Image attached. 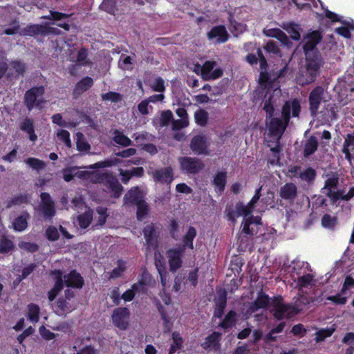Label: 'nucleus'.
Listing matches in <instances>:
<instances>
[{"instance_id":"nucleus-3","label":"nucleus","mask_w":354,"mask_h":354,"mask_svg":"<svg viewBox=\"0 0 354 354\" xmlns=\"http://www.w3.org/2000/svg\"><path fill=\"white\" fill-rule=\"evenodd\" d=\"M45 87L43 85L35 86L28 89L24 96V104L28 111L34 109L41 111L46 101L44 98Z\"/></svg>"},{"instance_id":"nucleus-52","label":"nucleus","mask_w":354,"mask_h":354,"mask_svg":"<svg viewBox=\"0 0 354 354\" xmlns=\"http://www.w3.org/2000/svg\"><path fill=\"white\" fill-rule=\"evenodd\" d=\"M283 28L290 35L292 39L298 41L300 37V33L298 30V26L293 23H289L283 26Z\"/></svg>"},{"instance_id":"nucleus-60","label":"nucleus","mask_w":354,"mask_h":354,"mask_svg":"<svg viewBox=\"0 0 354 354\" xmlns=\"http://www.w3.org/2000/svg\"><path fill=\"white\" fill-rule=\"evenodd\" d=\"M216 63L215 61L208 60L205 62L201 68V75L203 80H205L207 77L209 75L215 67Z\"/></svg>"},{"instance_id":"nucleus-35","label":"nucleus","mask_w":354,"mask_h":354,"mask_svg":"<svg viewBox=\"0 0 354 354\" xmlns=\"http://www.w3.org/2000/svg\"><path fill=\"white\" fill-rule=\"evenodd\" d=\"M15 249V244L7 235L0 234V254H8Z\"/></svg>"},{"instance_id":"nucleus-21","label":"nucleus","mask_w":354,"mask_h":354,"mask_svg":"<svg viewBox=\"0 0 354 354\" xmlns=\"http://www.w3.org/2000/svg\"><path fill=\"white\" fill-rule=\"evenodd\" d=\"M10 71L7 77L10 78L12 76V71L15 73V77H23L26 71V64L21 60H12L10 62Z\"/></svg>"},{"instance_id":"nucleus-59","label":"nucleus","mask_w":354,"mask_h":354,"mask_svg":"<svg viewBox=\"0 0 354 354\" xmlns=\"http://www.w3.org/2000/svg\"><path fill=\"white\" fill-rule=\"evenodd\" d=\"M26 163H27L30 167L37 171L41 170L45 167V162L36 158H28L25 160Z\"/></svg>"},{"instance_id":"nucleus-20","label":"nucleus","mask_w":354,"mask_h":354,"mask_svg":"<svg viewBox=\"0 0 354 354\" xmlns=\"http://www.w3.org/2000/svg\"><path fill=\"white\" fill-rule=\"evenodd\" d=\"M221 333L214 331L205 337V341L201 344V347L205 350L211 348L215 351L218 350L220 346V339Z\"/></svg>"},{"instance_id":"nucleus-27","label":"nucleus","mask_w":354,"mask_h":354,"mask_svg":"<svg viewBox=\"0 0 354 354\" xmlns=\"http://www.w3.org/2000/svg\"><path fill=\"white\" fill-rule=\"evenodd\" d=\"M259 83L263 89L270 92L275 86V79H272L270 75L266 71H264L260 73Z\"/></svg>"},{"instance_id":"nucleus-7","label":"nucleus","mask_w":354,"mask_h":354,"mask_svg":"<svg viewBox=\"0 0 354 354\" xmlns=\"http://www.w3.org/2000/svg\"><path fill=\"white\" fill-rule=\"evenodd\" d=\"M210 142L207 137L203 134H198L192 138L189 147L194 154L209 155Z\"/></svg>"},{"instance_id":"nucleus-22","label":"nucleus","mask_w":354,"mask_h":354,"mask_svg":"<svg viewBox=\"0 0 354 354\" xmlns=\"http://www.w3.org/2000/svg\"><path fill=\"white\" fill-rule=\"evenodd\" d=\"M216 308L214 312V317L217 318H222L227 306V292L224 290L222 293L219 294L218 297L215 299Z\"/></svg>"},{"instance_id":"nucleus-44","label":"nucleus","mask_w":354,"mask_h":354,"mask_svg":"<svg viewBox=\"0 0 354 354\" xmlns=\"http://www.w3.org/2000/svg\"><path fill=\"white\" fill-rule=\"evenodd\" d=\"M208 113L204 109H200L194 113V119L196 123L201 127L207 125L208 122Z\"/></svg>"},{"instance_id":"nucleus-16","label":"nucleus","mask_w":354,"mask_h":354,"mask_svg":"<svg viewBox=\"0 0 354 354\" xmlns=\"http://www.w3.org/2000/svg\"><path fill=\"white\" fill-rule=\"evenodd\" d=\"M298 195V189L293 183H286L279 189L280 197L288 202L292 203Z\"/></svg>"},{"instance_id":"nucleus-63","label":"nucleus","mask_w":354,"mask_h":354,"mask_svg":"<svg viewBox=\"0 0 354 354\" xmlns=\"http://www.w3.org/2000/svg\"><path fill=\"white\" fill-rule=\"evenodd\" d=\"M313 280V275L311 274H306L297 279V283L300 288H307L310 285Z\"/></svg>"},{"instance_id":"nucleus-57","label":"nucleus","mask_w":354,"mask_h":354,"mask_svg":"<svg viewBox=\"0 0 354 354\" xmlns=\"http://www.w3.org/2000/svg\"><path fill=\"white\" fill-rule=\"evenodd\" d=\"M334 331V328H324L318 330L315 333V341L317 342L324 341L326 338L330 337Z\"/></svg>"},{"instance_id":"nucleus-51","label":"nucleus","mask_w":354,"mask_h":354,"mask_svg":"<svg viewBox=\"0 0 354 354\" xmlns=\"http://www.w3.org/2000/svg\"><path fill=\"white\" fill-rule=\"evenodd\" d=\"M261 187H260L256 190L254 195L252 196V198L248 202V203L246 205H244V207L246 209V211L249 212L248 215L251 214L252 212H253L256 203L258 202L261 196Z\"/></svg>"},{"instance_id":"nucleus-46","label":"nucleus","mask_w":354,"mask_h":354,"mask_svg":"<svg viewBox=\"0 0 354 354\" xmlns=\"http://www.w3.org/2000/svg\"><path fill=\"white\" fill-rule=\"evenodd\" d=\"M158 310L160 314L161 319L163 322V326H164V330L165 332H169L171 330V324L170 322V318L168 316L167 312L165 311L164 307L159 304L157 306Z\"/></svg>"},{"instance_id":"nucleus-18","label":"nucleus","mask_w":354,"mask_h":354,"mask_svg":"<svg viewBox=\"0 0 354 354\" xmlns=\"http://www.w3.org/2000/svg\"><path fill=\"white\" fill-rule=\"evenodd\" d=\"M143 234L148 247L157 245L158 236V228L153 223L146 225L143 229Z\"/></svg>"},{"instance_id":"nucleus-39","label":"nucleus","mask_w":354,"mask_h":354,"mask_svg":"<svg viewBox=\"0 0 354 354\" xmlns=\"http://www.w3.org/2000/svg\"><path fill=\"white\" fill-rule=\"evenodd\" d=\"M30 195L28 194H20L7 201V208H10L13 205L28 203L30 200Z\"/></svg>"},{"instance_id":"nucleus-38","label":"nucleus","mask_w":354,"mask_h":354,"mask_svg":"<svg viewBox=\"0 0 354 354\" xmlns=\"http://www.w3.org/2000/svg\"><path fill=\"white\" fill-rule=\"evenodd\" d=\"M78 225L82 229L87 228L93 221V212L91 210L80 214L77 218Z\"/></svg>"},{"instance_id":"nucleus-15","label":"nucleus","mask_w":354,"mask_h":354,"mask_svg":"<svg viewBox=\"0 0 354 354\" xmlns=\"http://www.w3.org/2000/svg\"><path fill=\"white\" fill-rule=\"evenodd\" d=\"M225 212L228 221L235 223L239 216H244L246 217L248 216L249 212L246 211L242 202H239L236 204L235 208L232 206H227Z\"/></svg>"},{"instance_id":"nucleus-64","label":"nucleus","mask_w":354,"mask_h":354,"mask_svg":"<svg viewBox=\"0 0 354 354\" xmlns=\"http://www.w3.org/2000/svg\"><path fill=\"white\" fill-rule=\"evenodd\" d=\"M46 236L51 241H55L59 239V234L57 229L54 226H49L46 230Z\"/></svg>"},{"instance_id":"nucleus-19","label":"nucleus","mask_w":354,"mask_h":354,"mask_svg":"<svg viewBox=\"0 0 354 354\" xmlns=\"http://www.w3.org/2000/svg\"><path fill=\"white\" fill-rule=\"evenodd\" d=\"M93 85V80L89 76H86L78 81L73 91V95L74 97H78L84 91L88 90Z\"/></svg>"},{"instance_id":"nucleus-30","label":"nucleus","mask_w":354,"mask_h":354,"mask_svg":"<svg viewBox=\"0 0 354 354\" xmlns=\"http://www.w3.org/2000/svg\"><path fill=\"white\" fill-rule=\"evenodd\" d=\"M273 97L274 96L272 93L266 91L263 100V110L266 111L267 118H272L274 114L275 109L274 106V102L272 101Z\"/></svg>"},{"instance_id":"nucleus-23","label":"nucleus","mask_w":354,"mask_h":354,"mask_svg":"<svg viewBox=\"0 0 354 354\" xmlns=\"http://www.w3.org/2000/svg\"><path fill=\"white\" fill-rule=\"evenodd\" d=\"M57 313L59 315H66L75 310V304H72L70 300L61 297L57 299Z\"/></svg>"},{"instance_id":"nucleus-43","label":"nucleus","mask_w":354,"mask_h":354,"mask_svg":"<svg viewBox=\"0 0 354 354\" xmlns=\"http://www.w3.org/2000/svg\"><path fill=\"white\" fill-rule=\"evenodd\" d=\"M136 218L138 221H142L149 214V207L144 200L137 205Z\"/></svg>"},{"instance_id":"nucleus-53","label":"nucleus","mask_w":354,"mask_h":354,"mask_svg":"<svg viewBox=\"0 0 354 354\" xmlns=\"http://www.w3.org/2000/svg\"><path fill=\"white\" fill-rule=\"evenodd\" d=\"M168 230L169 232L170 236L173 239L177 241L179 239V224L176 219L172 218L170 220V223L168 225Z\"/></svg>"},{"instance_id":"nucleus-47","label":"nucleus","mask_w":354,"mask_h":354,"mask_svg":"<svg viewBox=\"0 0 354 354\" xmlns=\"http://www.w3.org/2000/svg\"><path fill=\"white\" fill-rule=\"evenodd\" d=\"M41 209L46 220H51L55 215L56 211L54 204L45 203L44 205H41Z\"/></svg>"},{"instance_id":"nucleus-6","label":"nucleus","mask_w":354,"mask_h":354,"mask_svg":"<svg viewBox=\"0 0 354 354\" xmlns=\"http://www.w3.org/2000/svg\"><path fill=\"white\" fill-rule=\"evenodd\" d=\"M130 310L127 307H119L113 311L111 319L113 325L121 330L129 326Z\"/></svg>"},{"instance_id":"nucleus-31","label":"nucleus","mask_w":354,"mask_h":354,"mask_svg":"<svg viewBox=\"0 0 354 354\" xmlns=\"http://www.w3.org/2000/svg\"><path fill=\"white\" fill-rule=\"evenodd\" d=\"M24 36L34 37L36 35H44V25L29 24L24 27L21 32Z\"/></svg>"},{"instance_id":"nucleus-10","label":"nucleus","mask_w":354,"mask_h":354,"mask_svg":"<svg viewBox=\"0 0 354 354\" xmlns=\"http://www.w3.org/2000/svg\"><path fill=\"white\" fill-rule=\"evenodd\" d=\"M324 97V88L321 86L315 87L308 96L309 111L312 115H315Z\"/></svg>"},{"instance_id":"nucleus-42","label":"nucleus","mask_w":354,"mask_h":354,"mask_svg":"<svg viewBox=\"0 0 354 354\" xmlns=\"http://www.w3.org/2000/svg\"><path fill=\"white\" fill-rule=\"evenodd\" d=\"M321 223L324 228L333 230L338 223L337 217L325 214L322 218Z\"/></svg>"},{"instance_id":"nucleus-62","label":"nucleus","mask_w":354,"mask_h":354,"mask_svg":"<svg viewBox=\"0 0 354 354\" xmlns=\"http://www.w3.org/2000/svg\"><path fill=\"white\" fill-rule=\"evenodd\" d=\"M102 99L104 101L118 102L122 100V95L119 93L109 91L102 94Z\"/></svg>"},{"instance_id":"nucleus-25","label":"nucleus","mask_w":354,"mask_h":354,"mask_svg":"<svg viewBox=\"0 0 354 354\" xmlns=\"http://www.w3.org/2000/svg\"><path fill=\"white\" fill-rule=\"evenodd\" d=\"M319 142L317 138L311 136L304 144L303 150V156L304 158H308L315 153L317 150Z\"/></svg>"},{"instance_id":"nucleus-12","label":"nucleus","mask_w":354,"mask_h":354,"mask_svg":"<svg viewBox=\"0 0 354 354\" xmlns=\"http://www.w3.org/2000/svg\"><path fill=\"white\" fill-rule=\"evenodd\" d=\"M322 36L319 31L315 30L307 35L303 45L304 54L306 53L319 52L316 48L317 45L321 41Z\"/></svg>"},{"instance_id":"nucleus-58","label":"nucleus","mask_w":354,"mask_h":354,"mask_svg":"<svg viewBox=\"0 0 354 354\" xmlns=\"http://www.w3.org/2000/svg\"><path fill=\"white\" fill-rule=\"evenodd\" d=\"M272 31L273 32L272 36L277 38L283 44L288 46L290 43L289 37L281 30L274 28L272 29Z\"/></svg>"},{"instance_id":"nucleus-37","label":"nucleus","mask_w":354,"mask_h":354,"mask_svg":"<svg viewBox=\"0 0 354 354\" xmlns=\"http://www.w3.org/2000/svg\"><path fill=\"white\" fill-rule=\"evenodd\" d=\"M196 230L192 227H189L187 233L183 237V244L180 247H183L185 250V248H188L191 250L194 248L193 241L196 236Z\"/></svg>"},{"instance_id":"nucleus-49","label":"nucleus","mask_w":354,"mask_h":354,"mask_svg":"<svg viewBox=\"0 0 354 354\" xmlns=\"http://www.w3.org/2000/svg\"><path fill=\"white\" fill-rule=\"evenodd\" d=\"M174 117L171 110L162 111L159 118V126L160 127H167L173 121Z\"/></svg>"},{"instance_id":"nucleus-56","label":"nucleus","mask_w":354,"mask_h":354,"mask_svg":"<svg viewBox=\"0 0 354 354\" xmlns=\"http://www.w3.org/2000/svg\"><path fill=\"white\" fill-rule=\"evenodd\" d=\"M151 274L149 273L148 271L145 269L140 274L138 282V284H140L142 286L147 288V286H151Z\"/></svg>"},{"instance_id":"nucleus-5","label":"nucleus","mask_w":354,"mask_h":354,"mask_svg":"<svg viewBox=\"0 0 354 354\" xmlns=\"http://www.w3.org/2000/svg\"><path fill=\"white\" fill-rule=\"evenodd\" d=\"M306 60V70L311 80H314L319 75V70L324 64V59L320 52L305 53Z\"/></svg>"},{"instance_id":"nucleus-45","label":"nucleus","mask_w":354,"mask_h":354,"mask_svg":"<svg viewBox=\"0 0 354 354\" xmlns=\"http://www.w3.org/2000/svg\"><path fill=\"white\" fill-rule=\"evenodd\" d=\"M28 319L32 323H36L39 319L40 309L38 305L35 304H30L28 306Z\"/></svg>"},{"instance_id":"nucleus-28","label":"nucleus","mask_w":354,"mask_h":354,"mask_svg":"<svg viewBox=\"0 0 354 354\" xmlns=\"http://www.w3.org/2000/svg\"><path fill=\"white\" fill-rule=\"evenodd\" d=\"M30 218V214L26 211L17 216L12 222V227L15 231H24L28 227V221Z\"/></svg>"},{"instance_id":"nucleus-17","label":"nucleus","mask_w":354,"mask_h":354,"mask_svg":"<svg viewBox=\"0 0 354 354\" xmlns=\"http://www.w3.org/2000/svg\"><path fill=\"white\" fill-rule=\"evenodd\" d=\"M104 185L111 191V196L115 198H119L123 192V187L119 183L116 176L111 173L109 174Z\"/></svg>"},{"instance_id":"nucleus-1","label":"nucleus","mask_w":354,"mask_h":354,"mask_svg":"<svg viewBox=\"0 0 354 354\" xmlns=\"http://www.w3.org/2000/svg\"><path fill=\"white\" fill-rule=\"evenodd\" d=\"M300 100L295 98L291 100H286L281 108L282 120L278 118H268V130L272 136L281 137L289 124L291 116L297 118L301 113Z\"/></svg>"},{"instance_id":"nucleus-54","label":"nucleus","mask_w":354,"mask_h":354,"mask_svg":"<svg viewBox=\"0 0 354 354\" xmlns=\"http://www.w3.org/2000/svg\"><path fill=\"white\" fill-rule=\"evenodd\" d=\"M325 194L327 197L330 198V201L332 204L336 203L338 200L344 201V190L339 189L337 191L330 190L325 192Z\"/></svg>"},{"instance_id":"nucleus-48","label":"nucleus","mask_w":354,"mask_h":354,"mask_svg":"<svg viewBox=\"0 0 354 354\" xmlns=\"http://www.w3.org/2000/svg\"><path fill=\"white\" fill-rule=\"evenodd\" d=\"M118 0H103L100 7L103 10L110 15H115L117 11Z\"/></svg>"},{"instance_id":"nucleus-9","label":"nucleus","mask_w":354,"mask_h":354,"mask_svg":"<svg viewBox=\"0 0 354 354\" xmlns=\"http://www.w3.org/2000/svg\"><path fill=\"white\" fill-rule=\"evenodd\" d=\"M185 253L183 247H178L176 249H169L167 251L169 270L171 272H176L182 267V258Z\"/></svg>"},{"instance_id":"nucleus-55","label":"nucleus","mask_w":354,"mask_h":354,"mask_svg":"<svg viewBox=\"0 0 354 354\" xmlns=\"http://www.w3.org/2000/svg\"><path fill=\"white\" fill-rule=\"evenodd\" d=\"M77 140L76 142L77 149L80 152H86L90 150L91 145L84 138L83 134L79 133L77 134Z\"/></svg>"},{"instance_id":"nucleus-61","label":"nucleus","mask_w":354,"mask_h":354,"mask_svg":"<svg viewBox=\"0 0 354 354\" xmlns=\"http://www.w3.org/2000/svg\"><path fill=\"white\" fill-rule=\"evenodd\" d=\"M96 212L98 214L96 225L102 226L105 224L108 217L107 208L104 207H98L96 208Z\"/></svg>"},{"instance_id":"nucleus-4","label":"nucleus","mask_w":354,"mask_h":354,"mask_svg":"<svg viewBox=\"0 0 354 354\" xmlns=\"http://www.w3.org/2000/svg\"><path fill=\"white\" fill-rule=\"evenodd\" d=\"M178 163L182 173L189 176L198 174L205 167L203 162L196 157H179Z\"/></svg>"},{"instance_id":"nucleus-33","label":"nucleus","mask_w":354,"mask_h":354,"mask_svg":"<svg viewBox=\"0 0 354 354\" xmlns=\"http://www.w3.org/2000/svg\"><path fill=\"white\" fill-rule=\"evenodd\" d=\"M327 178L324 182V186L322 189V193H325L324 190L326 192L330 190H333L336 189L339 184V175L337 173H330L326 174Z\"/></svg>"},{"instance_id":"nucleus-50","label":"nucleus","mask_w":354,"mask_h":354,"mask_svg":"<svg viewBox=\"0 0 354 354\" xmlns=\"http://www.w3.org/2000/svg\"><path fill=\"white\" fill-rule=\"evenodd\" d=\"M120 161L115 158V159H106L103 161H99L97 162L93 165H91L88 168L90 169H101V168H105V167H110L113 165H117L119 163Z\"/></svg>"},{"instance_id":"nucleus-14","label":"nucleus","mask_w":354,"mask_h":354,"mask_svg":"<svg viewBox=\"0 0 354 354\" xmlns=\"http://www.w3.org/2000/svg\"><path fill=\"white\" fill-rule=\"evenodd\" d=\"M65 286L68 288L80 289L84 284V281L81 274L75 270L70 271L64 276Z\"/></svg>"},{"instance_id":"nucleus-8","label":"nucleus","mask_w":354,"mask_h":354,"mask_svg":"<svg viewBox=\"0 0 354 354\" xmlns=\"http://www.w3.org/2000/svg\"><path fill=\"white\" fill-rule=\"evenodd\" d=\"M272 299L273 297H270L269 295L263 292V290L259 291L256 299L250 303L248 312L253 313L260 309H268L269 307L273 308L272 304ZM272 313H273V309L272 310Z\"/></svg>"},{"instance_id":"nucleus-41","label":"nucleus","mask_w":354,"mask_h":354,"mask_svg":"<svg viewBox=\"0 0 354 354\" xmlns=\"http://www.w3.org/2000/svg\"><path fill=\"white\" fill-rule=\"evenodd\" d=\"M257 233V231L252 227V225H251L250 223L246 222L245 221H243L242 223V230L241 232L239 234L238 239L240 242V245H243V238L242 235H248L250 236H253L255 234Z\"/></svg>"},{"instance_id":"nucleus-11","label":"nucleus","mask_w":354,"mask_h":354,"mask_svg":"<svg viewBox=\"0 0 354 354\" xmlns=\"http://www.w3.org/2000/svg\"><path fill=\"white\" fill-rule=\"evenodd\" d=\"M229 37L226 28L223 25L215 26L207 33V39L216 44L226 42L229 39Z\"/></svg>"},{"instance_id":"nucleus-26","label":"nucleus","mask_w":354,"mask_h":354,"mask_svg":"<svg viewBox=\"0 0 354 354\" xmlns=\"http://www.w3.org/2000/svg\"><path fill=\"white\" fill-rule=\"evenodd\" d=\"M125 203L137 205L144 201L138 187L131 188L124 196Z\"/></svg>"},{"instance_id":"nucleus-2","label":"nucleus","mask_w":354,"mask_h":354,"mask_svg":"<svg viewBox=\"0 0 354 354\" xmlns=\"http://www.w3.org/2000/svg\"><path fill=\"white\" fill-rule=\"evenodd\" d=\"M308 304V297L301 295L297 298L293 304H285L281 295L274 296L272 300L273 316L277 320H281L284 317L292 318L298 315L304 306Z\"/></svg>"},{"instance_id":"nucleus-13","label":"nucleus","mask_w":354,"mask_h":354,"mask_svg":"<svg viewBox=\"0 0 354 354\" xmlns=\"http://www.w3.org/2000/svg\"><path fill=\"white\" fill-rule=\"evenodd\" d=\"M152 176L156 183L170 185L174 179L173 169L170 166L158 169L153 171Z\"/></svg>"},{"instance_id":"nucleus-29","label":"nucleus","mask_w":354,"mask_h":354,"mask_svg":"<svg viewBox=\"0 0 354 354\" xmlns=\"http://www.w3.org/2000/svg\"><path fill=\"white\" fill-rule=\"evenodd\" d=\"M299 177L301 181L306 183L307 185H312L315 181L317 171L314 168L308 167L299 172Z\"/></svg>"},{"instance_id":"nucleus-34","label":"nucleus","mask_w":354,"mask_h":354,"mask_svg":"<svg viewBox=\"0 0 354 354\" xmlns=\"http://www.w3.org/2000/svg\"><path fill=\"white\" fill-rule=\"evenodd\" d=\"M236 313L231 310L225 315L224 319L218 324L219 327L227 330L232 328L236 322Z\"/></svg>"},{"instance_id":"nucleus-40","label":"nucleus","mask_w":354,"mask_h":354,"mask_svg":"<svg viewBox=\"0 0 354 354\" xmlns=\"http://www.w3.org/2000/svg\"><path fill=\"white\" fill-rule=\"evenodd\" d=\"M173 343L171 344L169 349V354H174L177 350H180L183 346V339L178 332L172 333Z\"/></svg>"},{"instance_id":"nucleus-24","label":"nucleus","mask_w":354,"mask_h":354,"mask_svg":"<svg viewBox=\"0 0 354 354\" xmlns=\"http://www.w3.org/2000/svg\"><path fill=\"white\" fill-rule=\"evenodd\" d=\"M20 129L26 132L29 136V139L35 142L37 140V136L35 132L33 120L29 118H26L19 124Z\"/></svg>"},{"instance_id":"nucleus-36","label":"nucleus","mask_w":354,"mask_h":354,"mask_svg":"<svg viewBox=\"0 0 354 354\" xmlns=\"http://www.w3.org/2000/svg\"><path fill=\"white\" fill-rule=\"evenodd\" d=\"M113 140L115 143L123 147L131 146L133 143L129 137L118 129H115L113 132Z\"/></svg>"},{"instance_id":"nucleus-32","label":"nucleus","mask_w":354,"mask_h":354,"mask_svg":"<svg viewBox=\"0 0 354 354\" xmlns=\"http://www.w3.org/2000/svg\"><path fill=\"white\" fill-rule=\"evenodd\" d=\"M213 183L217 192H224L227 183V172L225 171L217 172L214 177Z\"/></svg>"}]
</instances>
